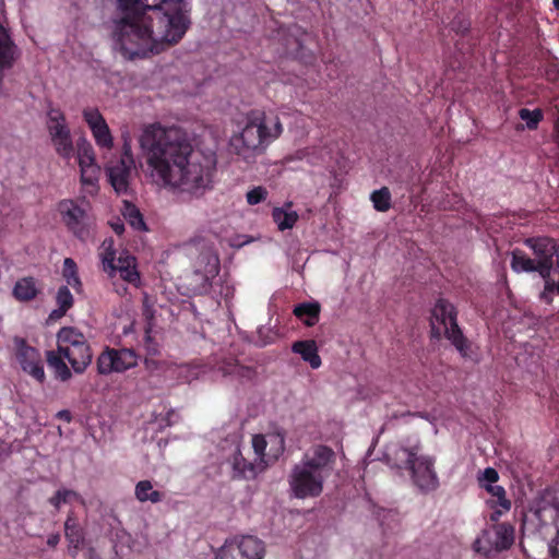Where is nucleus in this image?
Returning a JSON list of instances; mask_svg holds the SVG:
<instances>
[{"instance_id":"55","label":"nucleus","mask_w":559,"mask_h":559,"mask_svg":"<svg viewBox=\"0 0 559 559\" xmlns=\"http://www.w3.org/2000/svg\"><path fill=\"white\" fill-rule=\"evenodd\" d=\"M552 289H554V293L556 292L557 294H559V283H556V282L554 281Z\"/></svg>"},{"instance_id":"35","label":"nucleus","mask_w":559,"mask_h":559,"mask_svg":"<svg viewBox=\"0 0 559 559\" xmlns=\"http://www.w3.org/2000/svg\"><path fill=\"white\" fill-rule=\"evenodd\" d=\"M484 489H486L492 498H496V500L488 501L491 508L500 507L504 511L511 509V501L507 498V492L502 486L487 484Z\"/></svg>"},{"instance_id":"21","label":"nucleus","mask_w":559,"mask_h":559,"mask_svg":"<svg viewBox=\"0 0 559 559\" xmlns=\"http://www.w3.org/2000/svg\"><path fill=\"white\" fill-rule=\"evenodd\" d=\"M56 304L58 307L49 313L47 323H52L60 320L73 307L74 298L68 285H63L58 288L56 295Z\"/></svg>"},{"instance_id":"49","label":"nucleus","mask_w":559,"mask_h":559,"mask_svg":"<svg viewBox=\"0 0 559 559\" xmlns=\"http://www.w3.org/2000/svg\"><path fill=\"white\" fill-rule=\"evenodd\" d=\"M134 259H136L134 255L130 254L128 251L121 252L118 257V261L116 264V272H120L123 266H127V263H133Z\"/></svg>"},{"instance_id":"53","label":"nucleus","mask_w":559,"mask_h":559,"mask_svg":"<svg viewBox=\"0 0 559 559\" xmlns=\"http://www.w3.org/2000/svg\"><path fill=\"white\" fill-rule=\"evenodd\" d=\"M111 227L114 229V231L117 234V235H122L123 231H124V226L122 223H115V224H111Z\"/></svg>"},{"instance_id":"33","label":"nucleus","mask_w":559,"mask_h":559,"mask_svg":"<svg viewBox=\"0 0 559 559\" xmlns=\"http://www.w3.org/2000/svg\"><path fill=\"white\" fill-rule=\"evenodd\" d=\"M62 275L69 286H72L76 293H82L83 285L78 274L76 263L73 259H64Z\"/></svg>"},{"instance_id":"47","label":"nucleus","mask_w":559,"mask_h":559,"mask_svg":"<svg viewBox=\"0 0 559 559\" xmlns=\"http://www.w3.org/2000/svg\"><path fill=\"white\" fill-rule=\"evenodd\" d=\"M179 420V415L176 409L170 408L167 411L166 415L160 418V427L166 428L175 425Z\"/></svg>"},{"instance_id":"34","label":"nucleus","mask_w":559,"mask_h":559,"mask_svg":"<svg viewBox=\"0 0 559 559\" xmlns=\"http://www.w3.org/2000/svg\"><path fill=\"white\" fill-rule=\"evenodd\" d=\"M155 308H154V301L151 298V296L147 293L143 294L142 298V316L145 320L146 326H145V340L147 342H151V331L155 324Z\"/></svg>"},{"instance_id":"30","label":"nucleus","mask_w":559,"mask_h":559,"mask_svg":"<svg viewBox=\"0 0 559 559\" xmlns=\"http://www.w3.org/2000/svg\"><path fill=\"white\" fill-rule=\"evenodd\" d=\"M511 267L513 271L520 272H537L539 267L534 259L527 257L523 251L516 249L512 252Z\"/></svg>"},{"instance_id":"50","label":"nucleus","mask_w":559,"mask_h":559,"mask_svg":"<svg viewBox=\"0 0 559 559\" xmlns=\"http://www.w3.org/2000/svg\"><path fill=\"white\" fill-rule=\"evenodd\" d=\"M56 417L60 420L70 423L72 420V414L68 409H61L56 414Z\"/></svg>"},{"instance_id":"10","label":"nucleus","mask_w":559,"mask_h":559,"mask_svg":"<svg viewBox=\"0 0 559 559\" xmlns=\"http://www.w3.org/2000/svg\"><path fill=\"white\" fill-rule=\"evenodd\" d=\"M265 544L251 535L226 539L218 548L215 559H263Z\"/></svg>"},{"instance_id":"3","label":"nucleus","mask_w":559,"mask_h":559,"mask_svg":"<svg viewBox=\"0 0 559 559\" xmlns=\"http://www.w3.org/2000/svg\"><path fill=\"white\" fill-rule=\"evenodd\" d=\"M283 133L281 119L275 114L253 109L247 112L245 127L230 138L234 153L249 162L263 154Z\"/></svg>"},{"instance_id":"11","label":"nucleus","mask_w":559,"mask_h":559,"mask_svg":"<svg viewBox=\"0 0 559 559\" xmlns=\"http://www.w3.org/2000/svg\"><path fill=\"white\" fill-rule=\"evenodd\" d=\"M294 497L298 499L316 498L323 491L324 475L312 472L301 464H296L288 477Z\"/></svg>"},{"instance_id":"14","label":"nucleus","mask_w":559,"mask_h":559,"mask_svg":"<svg viewBox=\"0 0 559 559\" xmlns=\"http://www.w3.org/2000/svg\"><path fill=\"white\" fill-rule=\"evenodd\" d=\"M133 167L134 159L132 156L131 146L130 144L124 143L122 156L115 162H110V164L106 167L109 182L116 192H127L129 188V178Z\"/></svg>"},{"instance_id":"6","label":"nucleus","mask_w":559,"mask_h":559,"mask_svg":"<svg viewBox=\"0 0 559 559\" xmlns=\"http://www.w3.org/2000/svg\"><path fill=\"white\" fill-rule=\"evenodd\" d=\"M419 445L411 448L400 447L395 451V459L404 463L409 472L413 484L424 493L435 491L439 487V478L435 471V461L427 455H419Z\"/></svg>"},{"instance_id":"18","label":"nucleus","mask_w":559,"mask_h":559,"mask_svg":"<svg viewBox=\"0 0 559 559\" xmlns=\"http://www.w3.org/2000/svg\"><path fill=\"white\" fill-rule=\"evenodd\" d=\"M41 294V283L34 276H23L19 278L12 288V297L22 304L32 302L36 300Z\"/></svg>"},{"instance_id":"25","label":"nucleus","mask_w":559,"mask_h":559,"mask_svg":"<svg viewBox=\"0 0 559 559\" xmlns=\"http://www.w3.org/2000/svg\"><path fill=\"white\" fill-rule=\"evenodd\" d=\"M16 57V48L7 31L0 24V70L11 68Z\"/></svg>"},{"instance_id":"40","label":"nucleus","mask_w":559,"mask_h":559,"mask_svg":"<svg viewBox=\"0 0 559 559\" xmlns=\"http://www.w3.org/2000/svg\"><path fill=\"white\" fill-rule=\"evenodd\" d=\"M78 496L79 495L74 490L63 488L57 490L48 501L57 511H59L61 503L70 502L72 499L78 498Z\"/></svg>"},{"instance_id":"41","label":"nucleus","mask_w":559,"mask_h":559,"mask_svg":"<svg viewBox=\"0 0 559 559\" xmlns=\"http://www.w3.org/2000/svg\"><path fill=\"white\" fill-rule=\"evenodd\" d=\"M519 116L526 122L527 128L531 130L536 129L539 121L543 119V114L539 109L530 110L527 108H521Z\"/></svg>"},{"instance_id":"1","label":"nucleus","mask_w":559,"mask_h":559,"mask_svg":"<svg viewBox=\"0 0 559 559\" xmlns=\"http://www.w3.org/2000/svg\"><path fill=\"white\" fill-rule=\"evenodd\" d=\"M116 10L112 36L128 60L168 50L191 24L185 0H116Z\"/></svg>"},{"instance_id":"22","label":"nucleus","mask_w":559,"mask_h":559,"mask_svg":"<svg viewBox=\"0 0 559 559\" xmlns=\"http://www.w3.org/2000/svg\"><path fill=\"white\" fill-rule=\"evenodd\" d=\"M292 350L300 355L302 360L308 362L312 369L319 368L322 364L317 343L313 340L296 341L292 345Z\"/></svg>"},{"instance_id":"27","label":"nucleus","mask_w":559,"mask_h":559,"mask_svg":"<svg viewBox=\"0 0 559 559\" xmlns=\"http://www.w3.org/2000/svg\"><path fill=\"white\" fill-rule=\"evenodd\" d=\"M64 535L69 544L79 548L84 537L74 512H70L64 522Z\"/></svg>"},{"instance_id":"15","label":"nucleus","mask_w":559,"mask_h":559,"mask_svg":"<svg viewBox=\"0 0 559 559\" xmlns=\"http://www.w3.org/2000/svg\"><path fill=\"white\" fill-rule=\"evenodd\" d=\"M76 156L81 171L82 185H95L98 179L99 167L96 164L94 148L84 136L76 141Z\"/></svg>"},{"instance_id":"52","label":"nucleus","mask_w":559,"mask_h":559,"mask_svg":"<svg viewBox=\"0 0 559 559\" xmlns=\"http://www.w3.org/2000/svg\"><path fill=\"white\" fill-rule=\"evenodd\" d=\"M506 511L500 508V509H497L495 510L491 514H490V521L492 522H498V520L500 519V516L502 515V513H504Z\"/></svg>"},{"instance_id":"12","label":"nucleus","mask_w":559,"mask_h":559,"mask_svg":"<svg viewBox=\"0 0 559 559\" xmlns=\"http://www.w3.org/2000/svg\"><path fill=\"white\" fill-rule=\"evenodd\" d=\"M532 249L542 277H549L554 266L559 271V242L549 237H533L525 240Z\"/></svg>"},{"instance_id":"5","label":"nucleus","mask_w":559,"mask_h":559,"mask_svg":"<svg viewBox=\"0 0 559 559\" xmlns=\"http://www.w3.org/2000/svg\"><path fill=\"white\" fill-rule=\"evenodd\" d=\"M430 338L441 340L444 336L451 342L462 357H469L471 343L457 324V311L445 298L436 300L430 310Z\"/></svg>"},{"instance_id":"44","label":"nucleus","mask_w":559,"mask_h":559,"mask_svg":"<svg viewBox=\"0 0 559 559\" xmlns=\"http://www.w3.org/2000/svg\"><path fill=\"white\" fill-rule=\"evenodd\" d=\"M266 197H267L266 189L259 186V187H255V188L251 189L250 191H248L247 202L250 205H255V204H259L260 202L264 201L266 199Z\"/></svg>"},{"instance_id":"37","label":"nucleus","mask_w":559,"mask_h":559,"mask_svg":"<svg viewBox=\"0 0 559 559\" xmlns=\"http://www.w3.org/2000/svg\"><path fill=\"white\" fill-rule=\"evenodd\" d=\"M370 200L373 203V207L379 212H386L391 207V192L386 187L374 190L370 195Z\"/></svg>"},{"instance_id":"7","label":"nucleus","mask_w":559,"mask_h":559,"mask_svg":"<svg viewBox=\"0 0 559 559\" xmlns=\"http://www.w3.org/2000/svg\"><path fill=\"white\" fill-rule=\"evenodd\" d=\"M90 203L84 199H63L57 203V211L67 229L84 241L91 236L93 217Z\"/></svg>"},{"instance_id":"38","label":"nucleus","mask_w":559,"mask_h":559,"mask_svg":"<svg viewBox=\"0 0 559 559\" xmlns=\"http://www.w3.org/2000/svg\"><path fill=\"white\" fill-rule=\"evenodd\" d=\"M91 131H92L93 136L98 146L105 147V148L112 147L114 139H112V135L110 133L107 122L102 126H97L96 128L92 129Z\"/></svg>"},{"instance_id":"39","label":"nucleus","mask_w":559,"mask_h":559,"mask_svg":"<svg viewBox=\"0 0 559 559\" xmlns=\"http://www.w3.org/2000/svg\"><path fill=\"white\" fill-rule=\"evenodd\" d=\"M136 266V259H134L133 263H127V266H123L119 274L123 281L139 287L141 285V277Z\"/></svg>"},{"instance_id":"4","label":"nucleus","mask_w":559,"mask_h":559,"mask_svg":"<svg viewBox=\"0 0 559 559\" xmlns=\"http://www.w3.org/2000/svg\"><path fill=\"white\" fill-rule=\"evenodd\" d=\"M93 350L86 336L74 326H63L57 333V349L46 352V360L61 381L72 378L71 369L83 373L91 365Z\"/></svg>"},{"instance_id":"16","label":"nucleus","mask_w":559,"mask_h":559,"mask_svg":"<svg viewBox=\"0 0 559 559\" xmlns=\"http://www.w3.org/2000/svg\"><path fill=\"white\" fill-rule=\"evenodd\" d=\"M234 479H254L266 468L265 460L248 461L239 449H237L230 459Z\"/></svg>"},{"instance_id":"42","label":"nucleus","mask_w":559,"mask_h":559,"mask_svg":"<svg viewBox=\"0 0 559 559\" xmlns=\"http://www.w3.org/2000/svg\"><path fill=\"white\" fill-rule=\"evenodd\" d=\"M84 121L87 123L90 129H94L97 126H102L106 123L103 115L99 112L97 108H86L83 110Z\"/></svg>"},{"instance_id":"31","label":"nucleus","mask_w":559,"mask_h":559,"mask_svg":"<svg viewBox=\"0 0 559 559\" xmlns=\"http://www.w3.org/2000/svg\"><path fill=\"white\" fill-rule=\"evenodd\" d=\"M52 145L59 156L70 160L74 153V146L71 138V132H66L50 138Z\"/></svg>"},{"instance_id":"24","label":"nucleus","mask_w":559,"mask_h":559,"mask_svg":"<svg viewBox=\"0 0 559 559\" xmlns=\"http://www.w3.org/2000/svg\"><path fill=\"white\" fill-rule=\"evenodd\" d=\"M217 370L223 376H235L239 379L252 380L257 376L253 367L242 366L236 359H224L217 365Z\"/></svg>"},{"instance_id":"13","label":"nucleus","mask_w":559,"mask_h":559,"mask_svg":"<svg viewBox=\"0 0 559 559\" xmlns=\"http://www.w3.org/2000/svg\"><path fill=\"white\" fill-rule=\"evenodd\" d=\"M138 365V357L132 349H115L106 347L97 357L96 366L99 374L124 372Z\"/></svg>"},{"instance_id":"54","label":"nucleus","mask_w":559,"mask_h":559,"mask_svg":"<svg viewBox=\"0 0 559 559\" xmlns=\"http://www.w3.org/2000/svg\"><path fill=\"white\" fill-rule=\"evenodd\" d=\"M144 364H145L146 369H148V370H154L158 366V362L153 359H145Z\"/></svg>"},{"instance_id":"51","label":"nucleus","mask_w":559,"mask_h":559,"mask_svg":"<svg viewBox=\"0 0 559 559\" xmlns=\"http://www.w3.org/2000/svg\"><path fill=\"white\" fill-rule=\"evenodd\" d=\"M60 542V535L59 534H51L47 538V545L51 548H55Z\"/></svg>"},{"instance_id":"43","label":"nucleus","mask_w":559,"mask_h":559,"mask_svg":"<svg viewBox=\"0 0 559 559\" xmlns=\"http://www.w3.org/2000/svg\"><path fill=\"white\" fill-rule=\"evenodd\" d=\"M478 485L485 488V485H495L499 480V474L493 467L485 468L477 477Z\"/></svg>"},{"instance_id":"19","label":"nucleus","mask_w":559,"mask_h":559,"mask_svg":"<svg viewBox=\"0 0 559 559\" xmlns=\"http://www.w3.org/2000/svg\"><path fill=\"white\" fill-rule=\"evenodd\" d=\"M219 273V259L211 248L202 251L195 261V274L210 285L211 281Z\"/></svg>"},{"instance_id":"36","label":"nucleus","mask_w":559,"mask_h":559,"mask_svg":"<svg viewBox=\"0 0 559 559\" xmlns=\"http://www.w3.org/2000/svg\"><path fill=\"white\" fill-rule=\"evenodd\" d=\"M272 217L280 230L293 228L298 221V214L295 211L287 212L280 207L273 210Z\"/></svg>"},{"instance_id":"29","label":"nucleus","mask_w":559,"mask_h":559,"mask_svg":"<svg viewBox=\"0 0 559 559\" xmlns=\"http://www.w3.org/2000/svg\"><path fill=\"white\" fill-rule=\"evenodd\" d=\"M122 215L124 219L130 224V226L135 230H147L142 213L133 203L128 201L123 202Z\"/></svg>"},{"instance_id":"46","label":"nucleus","mask_w":559,"mask_h":559,"mask_svg":"<svg viewBox=\"0 0 559 559\" xmlns=\"http://www.w3.org/2000/svg\"><path fill=\"white\" fill-rule=\"evenodd\" d=\"M545 281V287L544 290L540 293V299L544 300L546 304H551L552 301V294H554V280L549 277H543Z\"/></svg>"},{"instance_id":"23","label":"nucleus","mask_w":559,"mask_h":559,"mask_svg":"<svg viewBox=\"0 0 559 559\" xmlns=\"http://www.w3.org/2000/svg\"><path fill=\"white\" fill-rule=\"evenodd\" d=\"M321 306L318 301L298 304L293 309V314L306 326H314L320 319Z\"/></svg>"},{"instance_id":"26","label":"nucleus","mask_w":559,"mask_h":559,"mask_svg":"<svg viewBox=\"0 0 559 559\" xmlns=\"http://www.w3.org/2000/svg\"><path fill=\"white\" fill-rule=\"evenodd\" d=\"M134 496L140 502L158 503L163 500L164 493L153 488L151 480H140L135 485Z\"/></svg>"},{"instance_id":"45","label":"nucleus","mask_w":559,"mask_h":559,"mask_svg":"<svg viewBox=\"0 0 559 559\" xmlns=\"http://www.w3.org/2000/svg\"><path fill=\"white\" fill-rule=\"evenodd\" d=\"M252 447H253V450H254V453L257 454V459L255 460H260L262 457V460H265V448H266V440L264 438V436L262 435H254L253 438H252Z\"/></svg>"},{"instance_id":"17","label":"nucleus","mask_w":559,"mask_h":559,"mask_svg":"<svg viewBox=\"0 0 559 559\" xmlns=\"http://www.w3.org/2000/svg\"><path fill=\"white\" fill-rule=\"evenodd\" d=\"M17 358L22 369L31 374L34 379L43 383L46 379L44 365L39 352L32 346H28L23 341L19 350Z\"/></svg>"},{"instance_id":"2","label":"nucleus","mask_w":559,"mask_h":559,"mask_svg":"<svg viewBox=\"0 0 559 559\" xmlns=\"http://www.w3.org/2000/svg\"><path fill=\"white\" fill-rule=\"evenodd\" d=\"M151 177L164 187L200 197L212 189L216 158L194 152L187 134L178 127L158 122L145 126L139 139Z\"/></svg>"},{"instance_id":"20","label":"nucleus","mask_w":559,"mask_h":559,"mask_svg":"<svg viewBox=\"0 0 559 559\" xmlns=\"http://www.w3.org/2000/svg\"><path fill=\"white\" fill-rule=\"evenodd\" d=\"M334 451L328 445L319 444L313 448V455L311 457L306 455L300 464L312 472L324 475V471L334 462Z\"/></svg>"},{"instance_id":"48","label":"nucleus","mask_w":559,"mask_h":559,"mask_svg":"<svg viewBox=\"0 0 559 559\" xmlns=\"http://www.w3.org/2000/svg\"><path fill=\"white\" fill-rule=\"evenodd\" d=\"M469 27H471L469 21H467L463 17L456 16L452 21V29L455 31L456 33L464 34L469 29Z\"/></svg>"},{"instance_id":"56","label":"nucleus","mask_w":559,"mask_h":559,"mask_svg":"<svg viewBox=\"0 0 559 559\" xmlns=\"http://www.w3.org/2000/svg\"><path fill=\"white\" fill-rule=\"evenodd\" d=\"M554 7L559 10V0H554Z\"/></svg>"},{"instance_id":"28","label":"nucleus","mask_w":559,"mask_h":559,"mask_svg":"<svg viewBox=\"0 0 559 559\" xmlns=\"http://www.w3.org/2000/svg\"><path fill=\"white\" fill-rule=\"evenodd\" d=\"M48 132L50 138L69 132L70 129L66 122L64 114L57 108L48 111Z\"/></svg>"},{"instance_id":"32","label":"nucleus","mask_w":559,"mask_h":559,"mask_svg":"<svg viewBox=\"0 0 559 559\" xmlns=\"http://www.w3.org/2000/svg\"><path fill=\"white\" fill-rule=\"evenodd\" d=\"M103 252L100 253L103 269L108 273L110 277H114L116 274V251L114 249V239L107 238L102 243Z\"/></svg>"},{"instance_id":"9","label":"nucleus","mask_w":559,"mask_h":559,"mask_svg":"<svg viewBox=\"0 0 559 559\" xmlns=\"http://www.w3.org/2000/svg\"><path fill=\"white\" fill-rule=\"evenodd\" d=\"M531 512L540 525L555 524L557 528L555 550L559 555V486L548 487L538 492L532 502Z\"/></svg>"},{"instance_id":"8","label":"nucleus","mask_w":559,"mask_h":559,"mask_svg":"<svg viewBox=\"0 0 559 559\" xmlns=\"http://www.w3.org/2000/svg\"><path fill=\"white\" fill-rule=\"evenodd\" d=\"M515 531L510 523H496L481 532L474 542V550L485 556L508 550L514 544Z\"/></svg>"}]
</instances>
